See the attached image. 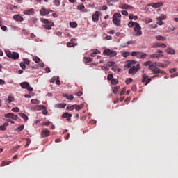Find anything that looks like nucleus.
I'll use <instances>...</instances> for the list:
<instances>
[{
  "mask_svg": "<svg viewBox=\"0 0 178 178\" xmlns=\"http://www.w3.org/2000/svg\"><path fill=\"white\" fill-rule=\"evenodd\" d=\"M5 52H6V56L8 58H10V59L16 60V59H19V58H20V55L17 52H15V51L12 52L9 49L6 50Z\"/></svg>",
  "mask_w": 178,
  "mask_h": 178,
  "instance_id": "1",
  "label": "nucleus"
},
{
  "mask_svg": "<svg viewBox=\"0 0 178 178\" xmlns=\"http://www.w3.org/2000/svg\"><path fill=\"white\" fill-rule=\"evenodd\" d=\"M40 22L44 24L43 25V27H44L46 30H51V29H52V26H54V22H49V20L45 18H41Z\"/></svg>",
  "mask_w": 178,
  "mask_h": 178,
  "instance_id": "2",
  "label": "nucleus"
},
{
  "mask_svg": "<svg viewBox=\"0 0 178 178\" xmlns=\"http://www.w3.org/2000/svg\"><path fill=\"white\" fill-rule=\"evenodd\" d=\"M122 15L120 13H115L113 16V23L115 24L118 27H120V18Z\"/></svg>",
  "mask_w": 178,
  "mask_h": 178,
  "instance_id": "3",
  "label": "nucleus"
},
{
  "mask_svg": "<svg viewBox=\"0 0 178 178\" xmlns=\"http://www.w3.org/2000/svg\"><path fill=\"white\" fill-rule=\"evenodd\" d=\"M103 54L106 55V56H109V58H115L118 55V53L113 50H111L109 49H106L103 51Z\"/></svg>",
  "mask_w": 178,
  "mask_h": 178,
  "instance_id": "4",
  "label": "nucleus"
},
{
  "mask_svg": "<svg viewBox=\"0 0 178 178\" xmlns=\"http://www.w3.org/2000/svg\"><path fill=\"white\" fill-rule=\"evenodd\" d=\"M135 31V35L136 37H140V35H143V31H141V26L139 24H136V26L134 29Z\"/></svg>",
  "mask_w": 178,
  "mask_h": 178,
  "instance_id": "5",
  "label": "nucleus"
},
{
  "mask_svg": "<svg viewBox=\"0 0 178 178\" xmlns=\"http://www.w3.org/2000/svg\"><path fill=\"white\" fill-rule=\"evenodd\" d=\"M140 69V64H137L136 66H133L129 70V74H135V73H137V72H138Z\"/></svg>",
  "mask_w": 178,
  "mask_h": 178,
  "instance_id": "6",
  "label": "nucleus"
},
{
  "mask_svg": "<svg viewBox=\"0 0 178 178\" xmlns=\"http://www.w3.org/2000/svg\"><path fill=\"white\" fill-rule=\"evenodd\" d=\"M142 83H145V86H147L151 83V78H149L147 74H144L143 75Z\"/></svg>",
  "mask_w": 178,
  "mask_h": 178,
  "instance_id": "7",
  "label": "nucleus"
},
{
  "mask_svg": "<svg viewBox=\"0 0 178 178\" xmlns=\"http://www.w3.org/2000/svg\"><path fill=\"white\" fill-rule=\"evenodd\" d=\"M5 118H8L10 119H13L14 120H17L19 119V117L13 113H9L4 115Z\"/></svg>",
  "mask_w": 178,
  "mask_h": 178,
  "instance_id": "8",
  "label": "nucleus"
},
{
  "mask_svg": "<svg viewBox=\"0 0 178 178\" xmlns=\"http://www.w3.org/2000/svg\"><path fill=\"white\" fill-rule=\"evenodd\" d=\"M92 20H93L95 23L98 22L99 20V12L96 11L95 14L92 16Z\"/></svg>",
  "mask_w": 178,
  "mask_h": 178,
  "instance_id": "9",
  "label": "nucleus"
},
{
  "mask_svg": "<svg viewBox=\"0 0 178 178\" xmlns=\"http://www.w3.org/2000/svg\"><path fill=\"white\" fill-rule=\"evenodd\" d=\"M40 13L41 16H47V15H49V10L45 8H42L40 10Z\"/></svg>",
  "mask_w": 178,
  "mask_h": 178,
  "instance_id": "10",
  "label": "nucleus"
},
{
  "mask_svg": "<svg viewBox=\"0 0 178 178\" xmlns=\"http://www.w3.org/2000/svg\"><path fill=\"white\" fill-rule=\"evenodd\" d=\"M152 74H159V73H161V74H165V72L163 70H161L159 67H154V70H152Z\"/></svg>",
  "mask_w": 178,
  "mask_h": 178,
  "instance_id": "11",
  "label": "nucleus"
},
{
  "mask_svg": "<svg viewBox=\"0 0 178 178\" xmlns=\"http://www.w3.org/2000/svg\"><path fill=\"white\" fill-rule=\"evenodd\" d=\"M149 6H152V8H161L163 6V2L152 3L149 4Z\"/></svg>",
  "mask_w": 178,
  "mask_h": 178,
  "instance_id": "12",
  "label": "nucleus"
},
{
  "mask_svg": "<svg viewBox=\"0 0 178 178\" xmlns=\"http://www.w3.org/2000/svg\"><path fill=\"white\" fill-rule=\"evenodd\" d=\"M49 134H51V132L45 129L42 131L41 137H42V138H45L47 137H49Z\"/></svg>",
  "mask_w": 178,
  "mask_h": 178,
  "instance_id": "13",
  "label": "nucleus"
},
{
  "mask_svg": "<svg viewBox=\"0 0 178 178\" xmlns=\"http://www.w3.org/2000/svg\"><path fill=\"white\" fill-rule=\"evenodd\" d=\"M165 52L170 55H175L176 54V51L172 47H168L165 50Z\"/></svg>",
  "mask_w": 178,
  "mask_h": 178,
  "instance_id": "14",
  "label": "nucleus"
},
{
  "mask_svg": "<svg viewBox=\"0 0 178 178\" xmlns=\"http://www.w3.org/2000/svg\"><path fill=\"white\" fill-rule=\"evenodd\" d=\"M166 48V44L165 43H156L152 46V48Z\"/></svg>",
  "mask_w": 178,
  "mask_h": 178,
  "instance_id": "15",
  "label": "nucleus"
},
{
  "mask_svg": "<svg viewBox=\"0 0 178 178\" xmlns=\"http://www.w3.org/2000/svg\"><path fill=\"white\" fill-rule=\"evenodd\" d=\"M13 19L16 20V22H23L24 20L23 17L20 16V15H15Z\"/></svg>",
  "mask_w": 178,
  "mask_h": 178,
  "instance_id": "16",
  "label": "nucleus"
},
{
  "mask_svg": "<svg viewBox=\"0 0 178 178\" xmlns=\"http://www.w3.org/2000/svg\"><path fill=\"white\" fill-rule=\"evenodd\" d=\"M154 63H155V66H156V67H162L163 69L166 68L168 66L166 64H163L162 63L156 62Z\"/></svg>",
  "mask_w": 178,
  "mask_h": 178,
  "instance_id": "17",
  "label": "nucleus"
},
{
  "mask_svg": "<svg viewBox=\"0 0 178 178\" xmlns=\"http://www.w3.org/2000/svg\"><path fill=\"white\" fill-rule=\"evenodd\" d=\"M148 55L145 53L140 52L139 54H138V59H145Z\"/></svg>",
  "mask_w": 178,
  "mask_h": 178,
  "instance_id": "18",
  "label": "nucleus"
},
{
  "mask_svg": "<svg viewBox=\"0 0 178 178\" xmlns=\"http://www.w3.org/2000/svg\"><path fill=\"white\" fill-rule=\"evenodd\" d=\"M134 8L132 6L129 4H122L121 5V9H134Z\"/></svg>",
  "mask_w": 178,
  "mask_h": 178,
  "instance_id": "19",
  "label": "nucleus"
},
{
  "mask_svg": "<svg viewBox=\"0 0 178 178\" xmlns=\"http://www.w3.org/2000/svg\"><path fill=\"white\" fill-rule=\"evenodd\" d=\"M9 126V123L8 122H4L3 125L0 126V130L1 131H5V130H6V127Z\"/></svg>",
  "mask_w": 178,
  "mask_h": 178,
  "instance_id": "20",
  "label": "nucleus"
},
{
  "mask_svg": "<svg viewBox=\"0 0 178 178\" xmlns=\"http://www.w3.org/2000/svg\"><path fill=\"white\" fill-rule=\"evenodd\" d=\"M63 97H64V98H67L69 101H73V99H74V97H73V95H68L67 94H63Z\"/></svg>",
  "mask_w": 178,
  "mask_h": 178,
  "instance_id": "21",
  "label": "nucleus"
},
{
  "mask_svg": "<svg viewBox=\"0 0 178 178\" xmlns=\"http://www.w3.org/2000/svg\"><path fill=\"white\" fill-rule=\"evenodd\" d=\"M30 85V83H29L28 82H22L20 83V87H22V88L24 89H27L29 86Z\"/></svg>",
  "mask_w": 178,
  "mask_h": 178,
  "instance_id": "22",
  "label": "nucleus"
},
{
  "mask_svg": "<svg viewBox=\"0 0 178 178\" xmlns=\"http://www.w3.org/2000/svg\"><path fill=\"white\" fill-rule=\"evenodd\" d=\"M156 40H157L158 41H166V38L162 35H157L156 37Z\"/></svg>",
  "mask_w": 178,
  "mask_h": 178,
  "instance_id": "23",
  "label": "nucleus"
},
{
  "mask_svg": "<svg viewBox=\"0 0 178 178\" xmlns=\"http://www.w3.org/2000/svg\"><path fill=\"white\" fill-rule=\"evenodd\" d=\"M19 115L22 118V119H24V120H29V117L27 116V115H26L25 113H19Z\"/></svg>",
  "mask_w": 178,
  "mask_h": 178,
  "instance_id": "24",
  "label": "nucleus"
},
{
  "mask_svg": "<svg viewBox=\"0 0 178 178\" xmlns=\"http://www.w3.org/2000/svg\"><path fill=\"white\" fill-rule=\"evenodd\" d=\"M34 13V9L31 8L24 12V15H33Z\"/></svg>",
  "mask_w": 178,
  "mask_h": 178,
  "instance_id": "25",
  "label": "nucleus"
},
{
  "mask_svg": "<svg viewBox=\"0 0 178 178\" xmlns=\"http://www.w3.org/2000/svg\"><path fill=\"white\" fill-rule=\"evenodd\" d=\"M74 109H76V111H80V110L83 109V107L84 106L83 104H80V105L74 104Z\"/></svg>",
  "mask_w": 178,
  "mask_h": 178,
  "instance_id": "26",
  "label": "nucleus"
},
{
  "mask_svg": "<svg viewBox=\"0 0 178 178\" xmlns=\"http://www.w3.org/2000/svg\"><path fill=\"white\" fill-rule=\"evenodd\" d=\"M35 108L38 109V111H44V109H46V107L44 105H39L36 106Z\"/></svg>",
  "mask_w": 178,
  "mask_h": 178,
  "instance_id": "27",
  "label": "nucleus"
},
{
  "mask_svg": "<svg viewBox=\"0 0 178 178\" xmlns=\"http://www.w3.org/2000/svg\"><path fill=\"white\" fill-rule=\"evenodd\" d=\"M137 24H138V23L137 22H129L128 24V27H133L134 26H135V27L137 26Z\"/></svg>",
  "mask_w": 178,
  "mask_h": 178,
  "instance_id": "28",
  "label": "nucleus"
},
{
  "mask_svg": "<svg viewBox=\"0 0 178 178\" xmlns=\"http://www.w3.org/2000/svg\"><path fill=\"white\" fill-rule=\"evenodd\" d=\"M70 26H71L72 29H76V27H77V22H70Z\"/></svg>",
  "mask_w": 178,
  "mask_h": 178,
  "instance_id": "29",
  "label": "nucleus"
},
{
  "mask_svg": "<svg viewBox=\"0 0 178 178\" xmlns=\"http://www.w3.org/2000/svg\"><path fill=\"white\" fill-rule=\"evenodd\" d=\"M133 65L131 64V60H127L126 62V65H125V67H127V69L131 67Z\"/></svg>",
  "mask_w": 178,
  "mask_h": 178,
  "instance_id": "30",
  "label": "nucleus"
},
{
  "mask_svg": "<svg viewBox=\"0 0 178 178\" xmlns=\"http://www.w3.org/2000/svg\"><path fill=\"white\" fill-rule=\"evenodd\" d=\"M119 88H120V86H117L113 88V94H117L118 91H119Z\"/></svg>",
  "mask_w": 178,
  "mask_h": 178,
  "instance_id": "31",
  "label": "nucleus"
},
{
  "mask_svg": "<svg viewBox=\"0 0 178 178\" xmlns=\"http://www.w3.org/2000/svg\"><path fill=\"white\" fill-rule=\"evenodd\" d=\"M154 67H156V66L155 65V63H152L149 65L148 69L152 72V70H154Z\"/></svg>",
  "mask_w": 178,
  "mask_h": 178,
  "instance_id": "32",
  "label": "nucleus"
},
{
  "mask_svg": "<svg viewBox=\"0 0 178 178\" xmlns=\"http://www.w3.org/2000/svg\"><path fill=\"white\" fill-rule=\"evenodd\" d=\"M122 56H123V58H127V56H129L130 55V52L129 51H124V52H122L121 54Z\"/></svg>",
  "mask_w": 178,
  "mask_h": 178,
  "instance_id": "33",
  "label": "nucleus"
},
{
  "mask_svg": "<svg viewBox=\"0 0 178 178\" xmlns=\"http://www.w3.org/2000/svg\"><path fill=\"white\" fill-rule=\"evenodd\" d=\"M83 59L86 60V63H88L90 62H92V60H94L92 59V58H91V57H85V58H83Z\"/></svg>",
  "mask_w": 178,
  "mask_h": 178,
  "instance_id": "34",
  "label": "nucleus"
},
{
  "mask_svg": "<svg viewBox=\"0 0 178 178\" xmlns=\"http://www.w3.org/2000/svg\"><path fill=\"white\" fill-rule=\"evenodd\" d=\"M100 53L101 52L99 51L96 50L90 54V56H92V58H95V56H97V54H100Z\"/></svg>",
  "mask_w": 178,
  "mask_h": 178,
  "instance_id": "35",
  "label": "nucleus"
},
{
  "mask_svg": "<svg viewBox=\"0 0 178 178\" xmlns=\"http://www.w3.org/2000/svg\"><path fill=\"white\" fill-rule=\"evenodd\" d=\"M57 108H66V104H56Z\"/></svg>",
  "mask_w": 178,
  "mask_h": 178,
  "instance_id": "36",
  "label": "nucleus"
},
{
  "mask_svg": "<svg viewBox=\"0 0 178 178\" xmlns=\"http://www.w3.org/2000/svg\"><path fill=\"white\" fill-rule=\"evenodd\" d=\"M138 55H140V51H133L131 53V56H136L138 58Z\"/></svg>",
  "mask_w": 178,
  "mask_h": 178,
  "instance_id": "37",
  "label": "nucleus"
},
{
  "mask_svg": "<svg viewBox=\"0 0 178 178\" xmlns=\"http://www.w3.org/2000/svg\"><path fill=\"white\" fill-rule=\"evenodd\" d=\"M69 116L72 117V116H73V115L72 114H70L69 113H65L63 114L62 118H69Z\"/></svg>",
  "mask_w": 178,
  "mask_h": 178,
  "instance_id": "38",
  "label": "nucleus"
},
{
  "mask_svg": "<svg viewBox=\"0 0 178 178\" xmlns=\"http://www.w3.org/2000/svg\"><path fill=\"white\" fill-rule=\"evenodd\" d=\"M54 5H55L56 6H60V0H54L53 1Z\"/></svg>",
  "mask_w": 178,
  "mask_h": 178,
  "instance_id": "39",
  "label": "nucleus"
},
{
  "mask_svg": "<svg viewBox=\"0 0 178 178\" xmlns=\"http://www.w3.org/2000/svg\"><path fill=\"white\" fill-rule=\"evenodd\" d=\"M33 60L35 62V63H40V60H41V59H40V58L38 56H35L33 58Z\"/></svg>",
  "mask_w": 178,
  "mask_h": 178,
  "instance_id": "40",
  "label": "nucleus"
},
{
  "mask_svg": "<svg viewBox=\"0 0 178 178\" xmlns=\"http://www.w3.org/2000/svg\"><path fill=\"white\" fill-rule=\"evenodd\" d=\"M13 101H15V97L13 96H8V104H10L13 102Z\"/></svg>",
  "mask_w": 178,
  "mask_h": 178,
  "instance_id": "41",
  "label": "nucleus"
},
{
  "mask_svg": "<svg viewBox=\"0 0 178 178\" xmlns=\"http://www.w3.org/2000/svg\"><path fill=\"white\" fill-rule=\"evenodd\" d=\"M19 149H20V145L16 146L12 149L11 152H16Z\"/></svg>",
  "mask_w": 178,
  "mask_h": 178,
  "instance_id": "42",
  "label": "nucleus"
},
{
  "mask_svg": "<svg viewBox=\"0 0 178 178\" xmlns=\"http://www.w3.org/2000/svg\"><path fill=\"white\" fill-rule=\"evenodd\" d=\"M24 129V125H20L18 128H17V130L18 132L23 131Z\"/></svg>",
  "mask_w": 178,
  "mask_h": 178,
  "instance_id": "43",
  "label": "nucleus"
},
{
  "mask_svg": "<svg viewBox=\"0 0 178 178\" xmlns=\"http://www.w3.org/2000/svg\"><path fill=\"white\" fill-rule=\"evenodd\" d=\"M66 109L67 111H73L74 109V104L72 106H67Z\"/></svg>",
  "mask_w": 178,
  "mask_h": 178,
  "instance_id": "44",
  "label": "nucleus"
},
{
  "mask_svg": "<svg viewBox=\"0 0 178 178\" xmlns=\"http://www.w3.org/2000/svg\"><path fill=\"white\" fill-rule=\"evenodd\" d=\"M126 84L129 85L131 83H133V79L131 78H128L126 81H125Z\"/></svg>",
  "mask_w": 178,
  "mask_h": 178,
  "instance_id": "45",
  "label": "nucleus"
},
{
  "mask_svg": "<svg viewBox=\"0 0 178 178\" xmlns=\"http://www.w3.org/2000/svg\"><path fill=\"white\" fill-rule=\"evenodd\" d=\"M31 104H40V100H38V99H31Z\"/></svg>",
  "mask_w": 178,
  "mask_h": 178,
  "instance_id": "46",
  "label": "nucleus"
},
{
  "mask_svg": "<svg viewBox=\"0 0 178 178\" xmlns=\"http://www.w3.org/2000/svg\"><path fill=\"white\" fill-rule=\"evenodd\" d=\"M23 61L25 65H30V60L29 58H24Z\"/></svg>",
  "mask_w": 178,
  "mask_h": 178,
  "instance_id": "47",
  "label": "nucleus"
},
{
  "mask_svg": "<svg viewBox=\"0 0 178 178\" xmlns=\"http://www.w3.org/2000/svg\"><path fill=\"white\" fill-rule=\"evenodd\" d=\"M111 84H112L113 86H116V84H118V80H116V79H112V80L111 81Z\"/></svg>",
  "mask_w": 178,
  "mask_h": 178,
  "instance_id": "48",
  "label": "nucleus"
},
{
  "mask_svg": "<svg viewBox=\"0 0 178 178\" xmlns=\"http://www.w3.org/2000/svg\"><path fill=\"white\" fill-rule=\"evenodd\" d=\"M115 65V61H108V66L109 67H112Z\"/></svg>",
  "mask_w": 178,
  "mask_h": 178,
  "instance_id": "49",
  "label": "nucleus"
},
{
  "mask_svg": "<svg viewBox=\"0 0 178 178\" xmlns=\"http://www.w3.org/2000/svg\"><path fill=\"white\" fill-rule=\"evenodd\" d=\"M84 8H85L84 4H81L77 6V9H79V10H83V9H84Z\"/></svg>",
  "mask_w": 178,
  "mask_h": 178,
  "instance_id": "50",
  "label": "nucleus"
},
{
  "mask_svg": "<svg viewBox=\"0 0 178 178\" xmlns=\"http://www.w3.org/2000/svg\"><path fill=\"white\" fill-rule=\"evenodd\" d=\"M20 67L23 69V70H26V64L23 62L20 63Z\"/></svg>",
  "mask_w": 178,
  "mask_h": 178,
  "instance_id": "51",
  "label": "nucleus"
},
{
  "mask_svg": "<svg viewBox=\"0 0 178 178\" xmlns=\"http://www.w3.org/2000/svg\"><path fill=\"white\" fill-rule=\"evenodd\" d=\"M152 63V61L149 60V61L145 62L143 64V66H149Z\"/></svg>",
  "mask_w": 178,
  "mask_h": 178,
  "instance_id": "52",
  "label": "nucleus"
},
{
  "mask_svg": "<svg viewBox=\"0 0 178 178\" xmlns=\"http://www.w3.org/2000/svg\"><path fill=\"white\" fill-rule=\"evenodd\" d=\"M107 80H109V81L113 80V74H108L107 76Z\"/></svg>",
  "mask_w": 178,
  "mask_h": 178,
  "instance_id": "53",
  "label": "nucleus"
},
{
  "mask_svg": "<svg viewBox=\"0 0 178 178\" xmlns=\"http://www.w3.org/2000/svg\"><path fill=\"white\" fill-rule=\"evenodd\" d=\"M67 47H68V48H72V47H74V43H73V42H67Z\"/></svg>",
  "mask_w": 178,
  "mask_h": 178,
  "instance_id": "54",
  "label": "nucleus"
},
{
  "mask_svg": "<svg viewBox=\"0 0 178 178\" xmlns=\"http://www.w3.org/2000/svg\"><path fill=\"white\" fill-rule=\"evenodd\" d=\"M156 20H157V22H158L157 23L159 26H162V24H163V22L161 19L157 18Z\"/></svg>",
  "mask_w": 178,
  "mask_h": 178,
  "instance_id": "55",
  "label": "nucleus"
},
{
  "mask_svg": "<svg viewBox=\"0 0 178 178\" xmlns=\"http://www.w3.org/2000/svg\"><path fill=\"white\" fill-rule=\"evenodd\" d=\"M30 143H31V140L30 139H26V144L25 145V148H27L30 145Z\"/></svg>",
  "mask_w": 178,
  "mask_h": 178,
  "instance_id": "56",
  "label": "nucleus"
},
{
  "mask_svg": "<svg viewBox=\"0 0 178 178\" xmlns=\"http://www.w3.org/2000/svg\"><path fill=\"white\" fill-rule=\"evenodd\" d=\"M13 112H20V109L18 107L12 108Z\"/></svg>",
  "mask_w": 178,
  "mask_h": 178,
  "instance_id": "57",
  "label": "nucleus"
},
{
  "mask_svg": "<svg viewBox=\"0 0 178 178\" xmlns=\"http://www.w3.org/2000/svg\"><path fill=\"white\" fill-rule=\"evenodd\" d=\"M49 124H51L50 121L42 122V126H49Z\"/></svg>",
  "mask_w": 178,
  "mask_h": 178,
  "instance_id": "58",
  "label": "nucleus"
},
{
  "mask_svg": "<svg viewBox=\"0 0 178 178\" xmlns=\"http://www.w3.org/2000/svg\"><path fill=\"white\" fill-rule=\"evenodd\" d=\"M149 56L150 59H156V54H150Z\"/></svg>",
  "mask_w": 178,
  "mask_h": 178,
  "instance_id": "59",
  "label": "nucleus"
},
{
  "mask_svg": "<svg viewBox=\"0 0 178 178\" xmlns=\"http://www.w3.org/2000/svg\"><path fill=\"white\" fill-rule=\"evenodd\" d=\"M55 81H56V76H53V77L50 79V83H55Z\"/></svg>",
  "mask_w": 178,
  "mask_h": 178,
  "instance_id": "60",
  "label": "nucleus"
},
{
  "mask_svg": "<svg viewBox=\"0 0 178 178\" xmlns=\"http://www.w3.org/2000/svg\"><path fill=\"white\" fill-rule=\"evenodd\" d=\"M122 14L124 16H128V15H129V13H127V10H122Z\"/></svg>",
  "mask_w": 178,
  "mask_h": 178,
  "instance_id": "61",
  "label": "nucleus"
},
{
  "mask_svg": "<svg viewBox=\"0 0 178 178\" xmlns=\"http://www.w3.org/2000/svg\"><path fill=\"white\" fill-rule=\"evenodd\" d=\"M158 18L160 19V20H165L166 19V15H162Z\"/></svg>",
  "mask_w": 178,
  "mask_h": 178,
  "instance_id": "62",
  "label": "nucleus"
},
{
  "mask_svg": "<svg viewBox=\"0 0 178 178\" xmlns=\"http://www.w3.org/2000/svg\"><path fill=\"white\" fill-rule=\"evenodd\" d=\"M102 70H106V72H108V70H109V68L108 67L102 66Z\"/></svg>",
  "mask_w": 178,
  "mask_h": 178,
  "instance_id": "63",
  "label": "nucleus"
},
{
  "mask_svg": "<svg viewBox=\"0 0 178 178\" xmlns=\"http://www.w3.org/2000/svg\"><path fill=\"white\" fill-rule=\"evenodd\" d=\"M132 91H136L137 90V86L136 85H133L131 87Z\"/></svg>",
  "mask_w": 178,
  "mask_h": 178,
  "instance_id": "64",
  "label": "nucleus"
}]
</instances>
